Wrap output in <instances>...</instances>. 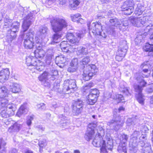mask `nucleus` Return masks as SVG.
I'll list each match as a JSON object with an SVG mask.
<instances>
[{"mask_svg": "<svg viewBox=\"0 0 153 153\" xmlns=\"http://www.w3.org/2000/svg\"><path fill=\"white\" fill-rule=\"evenodd\" d=\"M92 144L96 147H101L100 153H108L107 150L112 151L113 147V140L110 137L95 138L94 139Z\"/></svg>", "mask_w": 153, "mask_h": 153, "instance_id": "1", "label": "nucleus"}, {"mask_svg": "<svg viewBox=\"0 0 153 153\" xmlns=\"http://www.w3.org/2000/svg\"><path fill=\"white\" fill-rule=\"evenodd\" d=\"M52 29L55 32L61 31L63 28L67 26V24L64 19L56 18L51 21Z\"/></svg>", "mask_w": 153, "mask_h": 153, "instance_id": "2", "label": "nucleus"}, {"mask_svg": "<svg viewBox=\"0 0 153 153\" xmlns=\"http://www.w3.org/2000/svg\"><path fill=\"white\" fill-rule=\"evenodd\" d=\"M57 74L58 71H54L51 74L45 72L39 77V81L44 83L45 86H49L50 83L49 79L54 80Z\"/></svg>", "mask_w": 153, "mask_h": 153, "instance_id": "3", "label": "nucleus"}, {"mask_svg": "<svg viewBox=\"0 0 153 153\" xmlns=\"http://www.w3.org/2000/svg\"><path fill=\"white\" fill-rule=\"evenodd\" d=\"M34 32H29L26 34L24 33L21 36V38L24 40L23 46L25 48L31 49L34 45L33 42Z\"/></svg>", "mask_w": 153, "mask_h": 153, "instance_id": "4", "label": "nucleus"}, {"mask_svg": "<svg viewBox=\"0 0 153 153\" xmlns=\"http://www.w3.org/2000/svg\"><path fill=\"white\" fill-rule=\"evenodd\" d=\"M97 71L98 69L95 65L87 66L84 69L82 74L83 79L85 81L89 80L92 76L96 74Z\"/></svg>", "mask_w": 153, "mask_h": 153, "instance_id": "5", "label": "nucleus"}, {"mask_svg": "<svg viewBox=\"0 0 153 153\" xmlns=\"http://www.w3.org/2000/svg\"><path fill=\"white\" fill-rule=\"evenodd\" d=\"M20 24L17 22H14L11 26L10 29L8 30L6 36V39L8 42H11L16 37V33L18 32Z\"/></svg>", "mask_w": 153, "mask_h": 153, "instance_id": "6", "label": "nucleus"}, {"mask_svg": "<svg viewBox=\"0 0 153 153\" xmlns=\"http://www.w3.org/2000/svg\"><path fill=\"white\" fill-rule=\"evenodd\" d=\"M131 22L135 26L139 27L143 25L146 26L147 29L149 30L153 29V24L151 21L146 20V17H143L142 19H135L131 20Z\"/></svg>", "mask_w": 153, "mask_h": 153, "instance_id": "7", "label": "nucleus"}, {"mask_svg": "<svg viewBox=\"0 0 153 153\" xmlns=\"http://www.w3.org/2000/svg\"><path fill=\"white\" fill-rule=\"evenodd\" d=\"M63 91L66 94L73 92L76 89V85L75 79H70L65 80L64 82Z\"/></svg>", "mask_w": 153, "mask_h": 153, "instance_id": "8", "label": "nucleus"}, {"mask_svg": "<svg viewBox=\"0 0 153 153\" xmlns=\"http://www.w3.org/2000/svg\"><path fill=\"white\" fill-rule=\"evenodd\" d=\"M87 25L88 29L90 30V31H91L94 35H99L104 38H105L106 36L104 33H103V35L102 34V27L100 23H93L91 25V28H90L88 24H87Z\"/></svg>", "mask_w": 153, "mask_h": 153, "instance_id": "9", "label": "nucleus"}, {"mask_svg": "<svg viewBox=\"0 0 153 153\" xmlns=\"http://www.w3.org/2000/svg\"><path fill=\"white\" fill-rule=\"evenodd\" d=\"M97 125L94 123H90L88 125L87 131L84 136L85 139L87 141H90L94 136L96 137V132L94 128Z\"/></svg>", "mask_w": 153, "mask_h": 153, "instance_id": "10", "label": "nucleus"}, {"mask_svg": "<svg viewBox=\"0 0 153 153\" xmlns=\"http://www.w3.org/2000/svg\"><path fill=\"white\" fill-rule=\"evenodd\" d=\"M123 45L121 44L120 45V48L117 53V55L115 58L116 60L118 61H121L125 56L127 52V46L126 44V42L123 41Z\"/></svg>", "mask_w": 153, "mask_h": 153, "instance_id": "11", "label": "nucleus"}, {"mask_svg": "<svg viewBox=\"0 0 153 153\" xmlns=\"http://www.w3.org/2000/svg\"><path fill=\"white\" fill-rule=\"evenodd\" d=\"M1 108L3 107L10 112L11 114L14 115L15 111L16 109V105L12 103H8V100L7 99H3L1 100Z\"/></svg>", "mask_w": 153, "mask_h": 153, "instance_id": "12", "label": "nucleus"}, {"mask_svg": "<svg viewBox=\"0 0 153 153\" xmlns=\"http://www.w3.org/2000/svg\"><path fill=\"white\" fill-rule=\"evenodd\" d=\"M83 36V34L80 32H77L74 35L71 33H68L66 35L67 39L72 44L78 43L81 38Z\"/></svg>", "mask_w": 153, "mask_h": 153, "instance_id": "13", "label": "nucleus"}, {"mask_svg": "<svg viewBox=\"0 0 153 153\" xmlns=\"http://www.w3.org/2000/svg\"><path fill=\"white\" fill-rule=\"evenodd\" d=\"M48 28L46 26H42L40 28L39 31L37 33L35 40L36 43H41L42 39L47 36Z\"/></svg>", "mask_w": 153, "mask_h": 153, "instance_id": "14", "label": "nucleus"}, {"mask_svg": "<svg viewBox=\"0 0 153 153\" xmlns=\"http://www.w3.org/2000/svg\"><path fill=\"white\" fill-rule=\"evenodd\" d=\"M122 124L120 117L119 116H117L107 123L108 125L112 127V128L115 131L119 130L120 127L122 126Z\"/></svg>", "mask_w": 153, "mask_h": 153, "instance_id": "15", "label": "nucleus"}, {"mask_svg": "<svg viewBox=\"0 0 153 153\" xmlns=\"http://www.w3.org/2000/svg\"><path fill=\"white\" fill-rule=\"evenodd\" d=\"M137 79L138 82L139 83L140 85H135L134 86V89L135 91L137 93V94H141L143 90V88L145 86L147 83L142 77H137Z\"/></svg>", "mask_w": 153, "mask_h": 153, "instance_id": "16", "label": "nucleus"}, {"mask_svg": "<svg viewBox=\"0 0 153 153\" xmlns=\"http://www.w3.org/2000/svg\"><path fill=\"white\" fill-rule=\"evenodd\" d=\"M109 21L111 24L112 26L108 27L107 31L109 34H112L115 31V27H117L118 25H120L122 22L121 21L116 18L110 19Z\"/></svg>", "mask_w": 153, "mask_h": 153, "instance_id": "17", "label": "nucleus"}, {"mask_svg": "<svg viewBox=\"0 0 153 153\" xmlns=\"http://www.w3.org/2000/svg\"><path fill=\"white\" fill-rule=\"evenodd\" d=\"M60 46L62 51L66 53H72L74 51V48L70 45L68 43V42L63 41L61 42Z\"/></svg>", "mask_w": 153, "mask_h": 153, "instance_id": "18", "label": "nucleus"}, {"mask_svg": "<svg viewBox=\"0 0 153 153\" xmlns=\"http://www.w3.org/2000/svg\"><path fill=\"white\" fill-rule=\"evenodd\" d=\"M36 50L34 52V54L36 58H42L45 54V51L42 48V45L41 43H36Z\"/></svg>", "mask_w": 153, "mask_h": 153, "instance_id": "19", "label": "nucleus"}, {"mask_svg": "<svg viewBox=\"0 0 153 153\" xmlns=\"http://www.w3.org/2000/svg\"><path fill=\"white\" fill-rule=\"evenodd\" d=\"M32 17L31 16H27L24 19L22 26V30L24 32L27 30L29 27L31 25Z\"/></svg>", "mask_w": 153, "mask_h": 153, "instance_id": "20", "label": "nucleus"}, {"mask_svg": "<svg viewBox=\"0 0 153 153\" xmlns=\"http://www.w3.org/2000/svg\"><path fill=\"white\" fill-rule=\"evenodd\" d=\"M83 107L82 101L79 100H78L75 101L74 106L73 108L74 111L76 114H79L81 112Z\"/></svg>", "mask_w": 153, "mask_h": 153, "instance_id": "21", "label": "nucleus"}, {"mask_svg": "<svg viewBox=\"0 0 153 153\" xmlns=\"http://www.w3.org/2000/svg\"><path fill=\"white\" fill-rule=\"evenodd\" d=\"M21 85L16 82L12 83L9 85L10 91L13 93H19L21 91Z\"/></svg>", "mask_w": 153, "mask_h": 153, "instance_id": "22", "label": "nucleus"}, {"mask_svg": "<svg viewBox=\"0 0 153 153\" xmlns=\"http://www.w3.org/2000/svg\"><path fill=\"white\" fill-rule=\"evenodd\" d=\"M9 71L7 68L3 69L0 72V82L1 83L5 82L9 77Z\"/></svg>", "mask_w": 153, "mask_h": 153, "instance_id": "23", "label": "nucleus"}, {"mask_svg": "<svg viewBox=\"0 0 153 153\" xmlns=\"http://www.w3.org/2000/svg\"><path fill=\"white\" fill-rule=\"evenodd\" d=\"M95 124L97 125V126L94 128L96 133V137L95 138H98L99 137H101L103 138H106L108 137H102L104 134V129L102 127L100 126L98 124Z\"/></svg>", "mask_w": 153, "mask_h": 153, "instance_id": "24", "label": "nucleus"}, {"mask_svg": "<svg viewBox=\"0 0 153 153\" xmlns=\"http://www.w3.org/2000/svg\"><path fill=\"white\" fill-rule=\"evenodd\" d=\"M34 63H33V66L35 67V68L39 71H42L44 68L45 65L44 63L41 61L36 59H33Z\"/></svg>", "mask_w": 153, "mask_h": 153, "instance_id": "25", "label": "nucleus"}, {"mask_svg": "<svg viewBox=\"0 0 153 153\" xmlns=\"http://www.w3.org/2000/svg\"><path fill=\"white\" fill-rule=\"evenodd\" d=\"M8 91L6 87L3 86L0 88V100L7 99L6 98L8 97Z\"/></svg>", "mask_w": 153, "mask_h": 153, "instance_id": "26", "label": "nucleus"}, {"mask_svg": "<svg viewBox=\"0 0 153 153\" xmlns=\"http://www.w3.org/2000/svg\"><path fill=\"white\" fill-rule=\"evenodd\" d=\"M98 97L89 93L87 97V103L88 104L93 105L97 101Z\"/></svg>", "mask_w": 153, "mask_h": 153, "instance_id": "27", "label": "nucleus"}, {"mask_svg": "<svg viewBox=\"0 0 153 153\" xmlns=\"http://www.w3.org/2000/svg\"><path fill=\"white\" fill-rule=\"evenodd\" d=\"M28 111L26 104L22 105L18 110L16 114V115L20 117L23 114H25Z\"/></svg>", "mask_w": 153, "mask_h": 153, "instance_id": "28", "label": "nucleus"}, {"mask_svg": "<svg viewBox=\"0 0 153 153\" xmlns=\"http://www.w3.org/2000/svg\"><path fill=\"white\" fill-rule=\"evenodd\" d=\"M66 61V58L63 55H61L56 57L55 62L56 64L60 67L62 66L59 65L65 64Z\"/></svg>", "mask_w": 153, "mask_h": 153, "instance_id": "29", "label": "nucleus"}, {"mask_svg": "<svg viewBox=\"0 0 153 153\" xmlns=\"http://www.w3.org/2000/svg\"><path fill=\"white\" fill-rule=\"evenodd\" d=\"M21 126L20 124L17 123H15L8 128V131L10 132L18 131L20 130Z\"/></svg>", "mask_w": 153, "mask_h": 153, "instance_id": "30", "label": "nucleus"}, {"mask_svg": "<svg viewBox=\"0 0 153 153\" xmlns=\"http://www.w3.org/2000/svg\"><path fill=\"white\" fill-rule=\"evenodd\" d=\"M146 140V134H142V135L139 138V142L142 144L141 146L143 147V149L144 152H145V149H146L148 146H151L148 143H147V145H146L145 143V142Z\"/></svg>", "mask_w": 153, "mask_h": 153, "instance_id": "31", "label": "nucleus"}, {"mask_svg": "<svg viewBox=\"0 0 153 153\" xmlns=\"http://www.w3.org/2000/svg\"><path fill=\"white\" fill-rule=\"evenodd\" d=\"M134 2L133 0H126L123 3L122 7V9L126 8V7H133Z\"/></svg>", "mask_w": 153, "mask_h": 153, "instance_id": "32", "label": "nucleus"}, {"mask_svg": "<svg viewBox=\"0 0 153 153\" xmlns=\"http://www.w3.org/2000/svg\"><path fill=\"white\" fill-rule=\"evenodd\" d=\"M61 35L58 33L54 34L52 36V44L57 43L59 42L61 40Z\"/></svg>", "mask_w": 153, "mask_h": 153, "instance_id": "33", "label": "nucleus"}, {"mask_svg": "<svg viewBox=\"0 0 153 153\" xmlns=\"http://www.w3.org/2000/svg\"><path fill=\"white\" fill-rule=\"evenodd\" d=\"M6 143L3 140L2 138L0 139V153H6V149L5 146Z\"/></svg>", "mask_w": 153, "mask_h": 153, "instance_id": "34", "label": "nucleus"}, {"mask_svg": "<svg viewBox=\"0 0 153 153\" xmlns=\"http://www.w3.org/2000/svg\"><path fill=\"white\" fill-rule=\"evenodd\" d=\"M1 115L3 117L6 118L8 117L11 116L13 115V114H11V113L10 112H9L5 108L2 110L1 113Z\"/></svg>", "mask_w": 153, "mask_h": 153, "instance_id": "35", "label": "nucleus"}, {"mask_svg": "<svg viewBox=\"0 0 153 153\" xmlns=\"http://www.w3.org/2000/svg\"><path fill=\"white\" fill-rule=\"evenodd\" d=\"M36 59L32 56H28L26 57V62L27 65L29 66H33V63H34L33 59Z\"/></svg>", "mask_w": 153, "mask_h": 153, "instance_id": "36", "label": "nucleus"}, {"mask_svg": "<svg viewBox=\"0 0 153 153\" xmlns=\"http://www.w3.org/2000/svg\"><path fill=\"white\" fill-rule=\"evenodd\" d=\"M143 49L146 51L153 53V44L146 43L145 46L143 47Z\"/></svg>", "mask_w": 153, "mask_h": 153, "instance_id": "37", "label": "nucleus"}, {"mask_svg": "<svg viewBox=\"0 0 153 153\" xmlns=\"http://www.w3.org/2000/svg\"><path fill=\"white\" fill-rule=\"evenodd\" d=\"M136 97L138 102L142 105L144 104V101L145 100L144 96L142 94L136 95Z\"/></svg>", "mask_w": 153, "mask_h": 153, "instance_id": "38", "label": "nucleus"}, {"mask_svg": "<svg viewBox=\"0 0 153 153\" xmlns=\"http://www.w3.org/2000/svg\"><path fill=\"white\" fill-rule=\"evenodd\" d=\"M88 53L87 49L84 47H81L78 48L77 54L79 55L80 54L86 55Z\"/></svg>", "mask_w": 153, "mask_h": 153, "instance_id": "39", "label": "nucleus"}, {"mask_svg": "<svg viewBox=\"0 0 153 153\" xmlns=\"http://www.w3.org/2000/svg\"><path fill=\"white\" fill-rule=\"evenodd\" d=\"M80 3L79 0H73V2L70 4V8L72 10H75Z\"/></svg>", "mask_w": 153, "mask_h": 153, "instance_id": "40", "label": "nucleus"}, {"mask_svg": "<svg viewBox=\"0 0 153 153\" xmlns=\"http://www.w3.org/2000/svg\"><path fill=\"white\" fill-rule=\"evenodd\" d=\"M124 10V13L125 15H131L133 11L134 7H126V8L123 9Z\"/></svg>", "mask_w": 153, "mask_h": 153, "instance_id": "41", "label": "nucleus"}, {"mask_svg": "<svg viewBox=\"0 0 153 153\" xmlns=\"http://www.w3.org/2000/svg\"><path fill=\"white\" fill-rule=\"evenodd\" d=\"M39 146L40 147L39 151L40 152H41L42 151V149L45 147L47 145L46 143V140L45 139H43L42 140H41L39 143Z\"/></svg>", "mask_w": 153, "mask_h": 153, "instance_id": "42", "label": "nucleus"}, {"mask_svg": "<svg viewBox=\"0 0 153 153\" xmlns=\"http://www.w3.org/2000/svg\"><path fill=\"white\" fill-rule=\"evenodd\" d=\"M128 138V137L127 135L125 134L122 135L120 139L121 143L125 144L127 143Z\"/></svg>", "mask_w": 153, "mask_h": 153, "instance_id": "43", "label": "nucleus"}, {"mask_svg": "<svg viewBox=\"0 0 153 153\" xmlns=\"http://www.w3.org/2000/svg\"><path fill=\"white\" fill-rule=\"evenodd\" d=\"M120 85V86L119 88L120 91L121 92H122L124 94L128 95L129 93L128 88L125 87L124 86H121V85Z\"/></svg>", "mask_w": 153, "mask_h": 153, "instance_id": "44", "label": "nucleus"}, {"mask_svg": "<svg viewBox=\"0 0 153 153\" xmlns=\"http://www.w3.org/2000/svg\"><path fill=\"white\" fill-rule=\"evenodd\" d=\"M55 1L59 3V4L63 5L66 3V0H49L48 3V4H51Z\"/></svg>", "mask_w": 153, "mask_h": 153, "instance_id": "45", "label": "nucleus"}, {"mask_svg": "<svg viewBox=\"0 0 153 153\" xmlns=\"http://www.w3.org/2000/svg\"><path fill=\"white\" fill-rule=\"evenodd\" d=\"M78 60L77 58L73 59L70 63V66L78 68Z\"/></svg>", "mask_w": 153, "mask_h": 153, "instance_id": "46", "label": "nucleus"}, {"mask_svg": "<svg viewBox=\"0 0 153 153\" xmlns=\"http://www.w3.org/2000/svg\"><path fill=\"white\" fill-rule=\"evenodd\" d=\"M81 16V15L79 13H77L75 15H72L71 16V18L73 22L78 21L79 17Z\"/></svg>", "mask_w": 153, "mask_h": 153, "instance_id": "47", "label": "nucleus"}, {"mask_svg": "<svg viewBox=\"0 0 153 153\" xmlns=\"http://www.w3.org/2000/svg\"><path fill=\"white\" fill-rule=\"evenodd\" d=\"M89 93L98 97L99 95V91L97 89H91L89 91Z\"/></svg>", "mask_w": 153, "mask_h": 153, "instance_id": "48", "label": "nucleus"}, {"mask_svg": "<svg viewBox=\"0 0 153 153\" xmlns=\"http://www.w3.org/2000/svg\"><path fill=\"white\" fill-rule=\"evenodd\" d=\"M140 134V132L137 131H134L131 136V138H132L131 140V141L132 140L133 138L136 140L137 138V137Z\"/></svg>", "mask_w": 153, "mask_h": 153, "instance_id": "49", "label": "nucleus"}, {"mask_svg": "<svg viewBox=\"0 0 153 153\" xmlns=\"http://www.w3.org/2000/svg\"><path fill=\"white\" fill-rule=\"evenodd\" d=\"M138 18H134V17H131L130 18V19L128 20H126L125 21L123 22V26H127L128 25V23L129 22H130L131 24L135 26L131 22V20L132 19H138Z\"/></svg>", "mask_w": 153, "mask_h": 153, "instance_id": "50", "label": "nucleus"}, {"mask_svg": "<svg viewBox=\"0 0 153 153\" xmlns=\"http://www.w3.org/2000/svg\"><path fill=\"white\" fill-rule=\"evenodd\" d=\"M90 61V57L86 56L82 59L81 62H82V64L85 65L88 64Z\"/></svg>", "mask_w": 153, "mask_h": 153, "instance_id": "51", "label": "nucleus"}, {"mask_svg": "<svg viewBox=\"0 0 153 153\" xmlns=\"http://www.w3.org/2000/svg\"><path fill=\"white\" fill-rule=\"evenodd\" d=\"M36 106L38 109L41 110H45L46 108L45 104L42 103L38 104Z\"/></svg>", "mask_w": 153, "mask_h": 153, "instance_id": "52", "label": "nucleus"}, {"mask_svg": "<svg viewBox=\"0 0 153 153\" xmlns=\"http://www.w3.org/2000/svg\"><path fill=\"white\" fill-rule=\"evenodd\" d=\"M53 56L52 55H47L45 61L47 64L49 65L51 63Z\"/></svg>", "mask_w": 153, "mask_h": 153, "instance_id": "53", "label": "nucleus"}, {"mask_svg": "<svg viewBox=\"0 0 153 153\" xmlns=\"http://www.w3.org/2000/svg\"><path fill=\"white\" fill-rule=\"evenodd\" d=\"M116 99L118 100L119 102H123V101L124 100V97L121 94H117L116 95Z\"/></svg>", "mask_w": 153, "mask_h": 153, "instance_id": "54", "label": "nucleus"}, {"mask_svg": "<svg viewBox=\"0 0 153 153\" xmlns=\"http://www.w3.org/2000/svg\"><path fill=\"white\" fill-rule=\"evenodd\" d=\"M134 120V118H128L126 122L128 126H130L131 125L134 124V122L133 121Z\"/></svg>", "mask_w": 153, "mask_h": 153, "instance_id": "55", "label": "nucleus"}, {"mask_svg": "<svg viewBox=\"0 0 153 153\" xmlns=\"http://www.w3.org/2000/svg\"><path fill=\"white\" fill-rule=\"evenodd\" d=\"M78 68L75 67H73L70 66V67L68 68V71L70 73L74 72L76 71L77 70Z\"/></svg>", "mask_w": 153, "mask_h": 153, "instance_id": "56", "label": "nucleus"}, {"mask_svg": "<svg viewBox=\"0 0 153 153\" xmlns=\"http://www.w3.org/2000/svg\"><path fill=\"white\" fill-rule=\"evenodd\" d=\"M33 120V118L32 117L30 116L28 117L27 120V124L28 126H30L31 124V121Z\"/></svg>", "mask_w": 153, "mask_h": 153, "instance_id": "57", "label": "nucleus"}, {"mask_svg": "<svg viewBox=\"0 0 153 153\" xmlns=\"http://www.w3.org/2000/svg\"><path fill=\"white\" fill-rule=\"evenodd\" d=\"M53 49L52 48H50L48 49L47 51V55H52V56H53Z\"/></svg>", "mask_w": 153, "mask_h": 153, "instance_id": "58", "label": "nucleus"}, {"mask_svg": "<svg viewBox=\"0 0 153 153\" xmlns=\"http://www.w3.org/2000/svg\"><path fill=\"white\" fill-rule=\"evenodd\" d=\"M146 149H145V152H144L143 153H151V148L150 146H149L148 147L146 148Z\"/></svg>", "mask_w": 153, "mask_h": 153, "instance_id": "59", "label": "nucleus"}, {"mask_svg": "<svg viewBox=\"0 0 153 153\" xmlns=\"http://www.w3.org/2000/svg\"><path fill=\"white\" fill-rule=\"evenodd\" d=\"M123 145L122 146V149L123 152L124 153H126L127 152L126 149V143L125 144H123Z\"/></svg>", "mask_w": 153, "mask_h": 153, "instance_id": "60", "label": "nucleus"}, {"mask_svg": "<svg viewBox=\"0 0 153 153\" xmlns=\"http://www.w3.org/2000/svg\"><path fill=\"white\" fill-rule=\"evenodd\" d=\"M149 131V129L146 126H144L143 127V131H144L145 133Z\"/></svg>", "mask_w": 153, "mask_h": 153, "instance_id": "61", "label": "nucleus"}, {"mask_svg": "<svg viewBox=\"0 0 153 153\" xmlns=\"http://www.w3.org/2000/svg\"><path fill=\"white\" fill-rule=\"evenodd\" d=\"M17 151L15 149H12L9 152V153H17Z\"/></svg>", "mask_w": 153, "mask_h": 153, "instance_id": "62", "label": "nucleus"}, {"mask_svg": "<svg viewBox=\"0 0 153 153\" xmlns=\"http://www.w3.org/2000/svg\"><path fill=\"white\" fill-rule=\"evenodd\" d=\"M97 17L98 19H101L105 17L102 14H98L97 15Z\"/></svg>", "mask_w": 153, "mask_h": 153, "instance_id": "63", "label": "nucleus"}, {"mask_svg": "<svg viewBox=\"0 0 153 153\" xmlns=\"http://www.w3.org/2000/svg\"><path fill=\"white\" fill-rule=\"evenodd\" d=\"M152 88H149L147 89V91L149 93H152L153 91V84L152 85Z\"/></svg>", "mask_w": 153, "mask_h": 153, "instance_id": "64", "label": "nucleus"}]
</instances>
